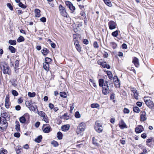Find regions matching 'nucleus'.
<instances>
[{
  "instance_id": "nucleus-1",
  "label": "nucleus",
  "mask_w": 154,
  "mask_h": 154,
  "mask_svg": "<svg viewBox=\"0 0 154 154\" xmlns=\"http://www.w3.org/2000/svg\"><path fill=\"white\" fill-rule=\"evenodd\" d=\"M0 67L2 70L4 74H7L10 75L11 74V71L8 65L6 63L2 62L0 64Z\"/></svg>"
},
{
  "instance_id": "nucleus-2",
  "label": "nucleus",
  "mask_w": 154,
  "mask_h": 154,
  "mask_svg": "<svg viewBox=\"0 0 154 154\" xmlns=\"http://www.w3.org/2000/svg\"><path fill=\"white\" fill-rule=\"evenodd\" d=\"M94 129L98 133H100L102 132L103 129L102 124H100L99 121H96L94 125Z\"/></svg>"
},
{
  "instance_id": "nucleus-3",
  "label": "nucleus",
  "mask_w": 154,
  "mask_h": 154,
  "mask_svg": "<svg viewBox=\"0 0 154 154\" xmlns=\"http://www.w3.org/2000/svg\"><path fill=\"white\" fill-rule=\"evenodd\" d=\"M85 128V124L83 122L80 123L77 127L76 132L77 134H79L84 131Z\"/></svg>"
},
{
  "instance_id": "nucleus-4",
  "label": "nucleus",
  "mask_w": 154,
  "mask_h": 154,
  "mask_svg": "<svg viewBox=\"0 0 154 154\" xmlns=\"http://www.w3.org/2000/svg\"><path fill=\"white\" fill-rule=\"evenodd\" d=\"M144 100L147 106L151 109H154V104L153 101L148 98H144Z\"/></svg>"
},
{
  "instance_id": "nucleus-5",
  "label": "nucleus",
  "mask_w": 154,
  "mask_h": 154,
  "mask_svg": "<svg viewBox=\"0 0 154 154\" xmlns=\"http://www.w3.org/2000/svg\"><path fill=\"white\" fill-rule=\"evenodd\" d=\"M59 8L60 14L64 17H67V14L66 12L65 8L61 5H60Z\"/></svg>"
},
{
  "instance_id": "nucleus-6",
  "label": "nucleus",
  "mask_w": 154,
  "mask_h": 154,
  "mask_svg": "<svg viewBox=\"0 0 154 154\" xmlns=\"http://www.w3.org/2000/svg\"><path fill=\"white\" fill-rule=\"evenodd\" d=\"M97 63L98 64L101 65L103 68H106L107 69H109L110 68L109 65L107 64L106 63L105 61H101V60H99L97 61Z\"/></svg>"
},
{
  "instance_id": "nucleus-7",
  "label": "nucleus",
  "mask_w": 154,
  "mask_h": 154,
  "mask_svg": "<svg viewBox=\"0 0 154 154\" xmlns=\"http://www.w3.org/2000/svg\"><path fill=\"white\" fill-rule=\"evenodd\" d=\"M131 90L134 94V97L135 99L136 100L138 99V92L137 90L134 88H131Z\"/></svg>"
},
{
  "instance_id": "nucleus-8",
  "label": "nucleus",
  "mask_w": 154,
  "mask_h": 154,
  "mask_svg": "<svg viewBox=\"0 0 154 154\" xmlns=\"http://www.w3.org/2000/svg\"><path fill=\"white\" fill-rule=\"evenodd\" d=\"M144 130V129L141 125H138L135 129L136 133H140Z\"/></svg>"
},
{
  "instance_id": "nucleus-9",
  "label": "nucleus",
  "mask_w": 154,
  "mask_h": 154,
  "mask_svg": "<svg viewBox=\"0 0 154 154\" xmlns=\"http://www.w3.org/2000/svg\"><path fill=\"white\" fill-rule=\"evenodd\" d=\"M119 126L121 129L127 128V125L123 120H121L119 123Z\"/></svg>"
},
{
  "instance_id": "nucleus-10",
  "label": "nucleus",
  "mask_w": 154,
  "mask_h": 154,
  "mask_svg": "<svg viewBox=\"0 0 154 154\" xmlns=\"http://www.w3.org/2000/svg\"><path fill=\"white\" fill-rule=\"evenodd\" d=\"M106 85H104V87H102V92L104 95L107 94H108V90L109 88L108 86V84L106 83Z\"/></svg>"
},
{
  "instance_id": "nucleus-11",
  "label": "nucleus",
  "mask_w": 154,
  "mask_h": 154,
  "mask_svg": "<svg viewBox=\"0 0 154 154\" xmlns=\"http://www.w3.org/2000/svg\"><path fill=\"white\" fill-rule=\"evenodd\" d=\"M108 25L110 29H113L116 28V23L113 21H110L109 22Z\"/></svg>"
},
{
  "instance_id": "nucleus-12",
  "label": "nucleus",
  "mask_w": 154,
  "mask_h": 154,
  "mask_svg": "<svg viewBox=\"0 0 154 154\" xmlns=\"http://www.w3.org/2000/svg\"><path fill=\"white\" fill-rule=\"evenodd\" d=\"M5 105L7 108H9V97L8 95H7L6 96Z\"/></svg>"
},
{
  "instance_id": "nucleus-13",
  "label": "nucleus",
  "mask_w": 154,
  "mask_h": 154,
  "mask_svg": "<svg viewBox=\"0 0 154 154\" xmlns=\"http://www.w3.org/2000/svg\"><path fill=\"white\" fill-rule=\"evenodd\" d=\"M133 63L134 64L135 66L138 67L139 65V60L138 58L136 57H134L132 61Z\"/></svg>"
},
{
  "instance_id": "nucleus-14",
  "label": "nucleus",
  "mask_w": 154,
  "mask_h": 154,
  "mask_svg": "<svg viewBox=\"0 0 154 154\" xmlns=\"http://www.w3.org/2000/svg\"><path fill=\"white\" fill-rule=\"evenodd\" d=\"M146 114L145 111H143L142 112V114L140 116V120L141 121H144L146 120Z\"/></svg>"
},
{
  "instance_id": "nucleus-15",
  "label": "nucleus",
  "mask_w": 154,
  "mask_h": 154,
  "mask_svg": "<svg viewBox=\"0 0 154 154\" xmlns=\"http://www.w3.org/2000/svg\"><path fill=\"white\" fill-rule=\"evenodd\" d=\"M40 10L38 9H35V16L36 17H39L41 16L40 13Z\"/></svg>"
},
{
  "instance_id": "nucleus-16",
  "label": "nucleus",
  "mask_w": 154,
  "mask_h": 154,
  "mask_svg": "<svg viewBox=\"0 0 154 154\" xmlns=\"http://www.w3.org/2000/svg\"><path fill=\"white\" fill-rule=\"evenodd\" d=\"M74 45L77 51L79 52H80L81 51V48L78 42L77 41H75Z\"/></svg>"
},
{
  "instance_id": "nucleus-17",
  "label": "nucleus",
  "mask_w": 154,
  "mask_h": 154,
  "mask_svg": "<svg viewBox=\"0 0 154 154\" xmlns=\"http://www.w3.org/2000/svg\"><path fill=\"white\" fill-rule=\"evenodd\" d=\"M69 128V126L68 125H65L61 127L62 130L64 131L68 130Z\"/></svg>"
},
{
  "instance_id": "nucleus-18",
  "label": "nucleus",
  "mask_w": 154,
  "mask_h": 154,
  "mask_svg": "<svg viewBox=\"0 0 154 154\" xmlns=\"http://www.w3.org/2000/svg\"><path fill=\"white\" fill-rule=\"evenodd\" d=\"M49 51L46 48H44L42 50V53L44 55H46L49 53Z\"/></svg>"
},
{
  "instance_id": "nucleus-19",
  "label": "nucleus",
  "mask_w": 154,
  "mask_h": 154,
  "mask_svg": "<svg viewBox=\"0 0 154 154\" xmlns=\"http://www.w3.org/2000/svg\"><path fill=\"white\" fill-rule=\"evenodd\" d=\"M51 127L50 126H47L43 130V131L45 133H48L51 131Z\"/></svg>"
},
{
  "instance_id": "nucleus-20",
  "label": "nucleus",
  "mask_w": 154,
  "mask_h": 154,
  "mask_svg": "<svg viewBox=\"0 0 154 154\" xmlns=\"http://www.w3.org/2000/svg\"><path fill=\"white\" fill-rule=\"evenodd\" d=\"M16 125H15V129L17 131H20V125L19 122H16Z\"/></svg>"
},
{
  "instance_id": "nucleus-21",
  "label": "nucleus",
  "mask_w": 154,
  "mask_h": 154,
  "mask_svg": "<svg viewBox=\"0 0 154 154\" xmlns=\"http://www.w3.org/2000/svg\"><path fill=\"white\" fill-rule=\"evenodd\" d=\"M43 67L45 69L48 71L49 70V64L47 63H44L43 64Z\"/></svg>"
},
{
  "instance_id": "nucleus-22",
  "label": "nucleus",
  "mask_w": 154,
  "mask_h": 154,
  "mask_svg": "<svg viewBox=\"0 0 154 154\" xmlns=\"http://www.w3.org/2000/svg\"><path fill=\"white\" fill-rule=\"evenodd\" d=\"M9 49L12 53H14L15 52L16 49L12 46H10L8 48Z\"/></svg>"
},
{
  "instance_id": "nucleus-23",
  "label": "nucleus",
  "mask_w": 154,
  "mask_h": 154,
  "mask_svg": "<svg viewBox=\"0 0 154 154\" xmlns=\"http://www.w3.org/2000/svg\"><path fill=\"white\" fill-rule=\"evenodd\" d=\"M42 139V137L41 135H40L39 136H38L37 138H36L35 140V141L38 143H40L41 141V140Z\"/></svg>"
},
{
  "instance_id": "nucleus-24",
  "label": "nucleus",
  "mask_w": 154,
  "mask_h": 154,
  "mask_svg": "<svg viewBox=\"0 0 154 154\" xmlns=\"http://www.w3.org/2000/svg\"><path fill=\"white\" fill-rule=\"evenodd\" d=\"M105 4L109 6H112V3L109 0H103Z\"/></svg>"
},
{
  "instance_id": "nucleus-25",
  "label": "nucleus",
  "mask_w": 154,
  "mask_h": 154,
  "mask_svg": "<svg viewBox=\"0 0 154 154\" xmlns=\"http://www.w3.org/2000/svg\"><path fill=\"white\" fill-rule=\"evenodd\" d=\"M20 121L22 123H25L26 121V119L24 116H23L20 118L19 119Z\"/></svg>"
},
{
  "instance_id": "nucleus-26",
  "label": "nucleus",
  "mask_w": 154,
  "mask_h": 154,
  "mask_svg": "<svg viewBox=\"0 0 154 154\" xmlns=\"http://www.w3.org/2000/svg\"><path fill=\"white\" fill-rule=\"evenodd\" d=\"M57 137L58 139H61L63 137V134L60 132H58L57 133Z\"/></svg>"
},
{
  "instance_id": "nucleus-27",
  "label": "nucleus",
  "mask_w": 154,
  "mask_h": 154,
  "mask_svg": "<svg viewBox=\"0 0 154 154\" xmlns=\"http://www.w3.org/2000/svg\"><path fill=\"white\" fill-rule=\"evenodd\" d=\"M8 43L11 45H15L16 44V41L14 40H10Z\"/></svg>"
},
{
  "instance_id": "nucleus-28",
  "label": "nucleus",
  "mask_w": 154,
  "mask_h": 154,
  "mask_svg": "<svg viewBox=\"0 0 154 154\" xmlns=\"http://www.w3.org/2000/svg\"><path fill=\"white\" fill-rule=\"evenodd\" d=\"M24 38L22 36H20L17 39V41L19 42H20L24 41Z\"/></svg>"
},
{
  "instance_id": "nucleus-29",
  "label": "nucleus",
  "mask_w": 154,
  "mask_h": 154,
  "mask_svg": "<svg viewBox=\"0 0 154 154\" xmlns=\"http://www.w3.org/2000/svg\"><path fill=\"white\" fill-rule=\"evenodd\" d=\"M51 58L47 57L45 59V63H47L49 64V63L51 62Z\"/></svg>"
},
{
  "instance_id": "nucleus-30",
  "label": "nucleus",
  "mask_w": 154,
  "mask_h": 154,
  "mask_svg": "<svg viewBox=\"0 0 154 154\" xmlns=\"http://www.w3.org/2000/svg\"><path fill=\"white\" fill-rule=\"evenodd\" d=\"M99 85L100 86H103L104 83V80L102 79H100L99 80Z\"/></svg>"
},
{
  "instance_id": "nucleus-31",
  "label": "nucleus",
  "mask_w": 154,
  "mask_h": 154,
  "mask_svg": "<svg viewBox=\"0 0 154 154\" xmlns=\"http://www.w3.org/2000/svg\"><path fill=\"white\" fill-rule=\"evenodd\" d=\"M100 106L99 104L98 103H92L91 104V108H98Z\"/></svg>"
},
{
  "instance_id": "nucleus-32",
  "label": "nucleus",
  "mask_w": 154,
  "mask_h": 154,
  "mask_svg": "<svg viewBox=\"0 0 154 154\" xmlns=\"http://www.w3.org/2000/svg\"><path fill=\"white\" fill-rule=\"evenodd\" d=\"M60 94L61 97L64 98H66L67 97L66 94L65 92H60Z\"/></svg>"
},
{
  "instance_id": "nucleus-33",
  "label": "nucleus",
  "mask_w": 154,
  "mask_h": 154,
  "mask_svg": "<svg viewBox=\"0 0 154 154\" xmlns=\"http://www.w3.org/2000/svg\"><path fill=\"white\" fill-rule=\"evenodd\" d=\"M28 95L29 97H32L35 96V92L31 93V92H29L28 94Z\"/></svg>"
},
{
  "instance_id": "nucleus-34",
  "label": "nucleus",
  "mask_w": 154,
  "mask_h": 154,
  "mask_svg": "<svg viewBox=\"0 0 154 154\" xmlns=\"http://www.w3.org/2000/svg\"><path fill=\"white\" fill-rule=\"evenodd\" d=\"M43 120L46 123H48L49 120L47 115H45L44 117H43Z\"/></svg>"
},
{
  "instance_id": "nucleus-35",
  "label": "nucleus",
  "mask_w": 154,
  "mask_h": 154,
  "mask_svg": "<svg viewBox=\"0 0 154 154\" xmlns=\"http://www.w3.org/2000/svg\"><path fill=\"white\" fill-rule=\"evenodd\" d=\"M7 153V151L3 148H2V150L0 151V154H6Z\"/></svg>"
},
{
  "instance_id": "nucleus-36",
  "label": "nucleus",
  "mask_w": 154,
  "mask_h": 154,
  "mask_svg": "<svg viewBox=\"0 0 154 154\" xmlns=\"http://www.w3.org/2000/svg\"><path fill=\"white\" fill-rule=\"evenodd\" d=\"M133 111L135 112L139 113L140 112V110L138 107L135 106L133 107Z\"/></svg>"
},
{
  "instance_id": "nucleus-37",
  "label": "nucleus",
  "mask_w": 154,
  "mask_h": 154,
  "mask_svg": "<svg viewBox=\"0 0 154 154\" xmlns=\"http://www.w3.org/2000/svg\"><path fill=\"white\" fill-rule=\"evenodd\" d=\"M38 114L39 116L43 117L46 115V114L43 111H40L38 112Z\"/></svg>"
},
{
  "instance_id": "nucleus-38",
  "label": "nucleus",
  "mask_w": 154,
  "mask_h": 154,
  "mask_svg": "<svg viewBox=\"0 0 154 154\" xmlns=\"http://www.w3.org/2000/svg\"><path fill=\"white\" fill-rule=\"evenodd\" d=\"M51 144L55 147L57 146L58 145V143L57 141L54 140L52 142Z\"/></svg>"
},
{
  "instance_id": "nucleus-39",
  "label": "nucleus",
  "mask_w": 154,
  "mask_h": 154,
  "mask_svg": "<svg viewBox=\"0 0 154 154\" xmlns=\"http://www.w3.org/2000/svg\"><path fill=\"white\" fill-rule=\"evenodd\" d=\"M75 116L76 118H80L81 116L79 112L78 111L75 112Z\"/></svg>"
},
{
  "instance_id": "nucleus-40",
  "label": "nucleus",
  "mask_w": 154,
  "mask_h": 154,
  "mask_svg": "<svg viewBox=\"0 0 154 154\" xmlns=\"http://www.w3.org/2000/svg\"><path fill=\"white\" fill-rule=\"evenodd\" d=\"M107 74L108 75L110 79H111L112 78V75L111 72L109 71H107Z\"/></svg>"
},
{
  "instance_id": "nucleus-41",
  "label": "nucleus",
  "mask_w": 154,
  "mask_h": 154,
  "mask_svg": "<svg viewBox=\"0 0 154 154\" xmlns=\"http://www.w3.org/2000/svg\"><path fill=\"white\" fill-rule=\"evenodd\" d=\"M4 124L5 125L4 127H0L2 131H4L6 129L8 125L7 122H4Z\"/></svg>"
},
{
  "instance_id": "nucleus-42",
  "label": "nucleus",
  "mask_w": 154,
  "mask_h": 154,
  "mask_svg": "<svg viewBox=\"0 0 154 154\" xmlns=\"http://www.w3.org/2000/svg\"><path fill=\"white\" fill-rule=\"evenodd\" d=\"M118 83V86H117L116 87H118L119 88H120V81L119 79L116 76V83Z\"/></svg>"
},
{
  "instance_id": "nucleus-43",
  "label": "nucleus",
  "mask_w": 154,
  "mask_h": 154,
  "mask_svg": "<svg viewBox=\"0 0 154 154\" xmlns=\"http://www.w3.org/2000/svg\"><path fill=\"white\" fill-rule=\"evenodd\" d=\"M12 93L13 95L15 96H17L18 94L17 92L15 90L12 91Z\"/></svg>"
},
{
  "instance_id": "nucleus-44",
  "label": "nucleus",
  "mask_w": 154,
  "mask_h": 154,
  "mask_svg": "<svg viewBox=\"0 0 154 154\" xmlns=\"http://www.w3.org/2000/svg\"><path fill=\"white\" fill-rule=\"evenodd\" d=\"M19 7L23 8H26V6H25L21 2H20L19 3Z\"/></svg>"
},
{
  "instance_id": "nucleus-45",
  "label": "nucleus",
  "mask_w": 154,
  "mask_h": 154,
  "mask_svg": "<svg viewBox=\"0 0 154 154\" xmlns=\"http://www.w3.org/2000/svg\"><path fill=\"white\" fill-rule=\"evenodd\" d=\"M115 94H112L110 96V98L111 99L113 100V102L115 103V100H114L115 99Z\"/></svg>"
},
{
  "instance_id": "nucleus-46",
  "label": "nucleus",
  "mask_w": 154,
  "mask_h": 154,
  "mask_svg": "<svg viewBox=\"0 0 154 154\" xmlns=\"http://www.w3.org/2000/svg\"><path fill=\"white\" fill-rule=\"evenodd\" d=\"M7 7L9 8L12 11L13 10V8L12 6L11 5V4L10 3H8L7 5Z\"/></svg>"
},
{
  "instance_id": "nucleus-47",
  "label": "nucleus",
  "mask_w": 154,
  "mask_h": 154,
  "mask_svg": "<svg viewBox=\"0 0 154 154\" xmlns=\"http://www.w3.org/2000/svg\"><path fill=\"white\" fill-rule=\"evenodd\" d=\"M65 3H66V5L67 6L68 8H69L70 7V6L72 4V3L70 2L69 1H66L65 2Z\"/></svg>"
},
{
  "instance_id": "nucleus-48",
  "label": "nucleus",
  "mask_w": 154,
  "mask_h": 154,
  "mask_svg": "<svg viewBox=\"0 0 154 154\" xmlns=\"http://www.w3.org/2000/svg\"><path fill=\"white\" fill-rule=\"evenodd\" d=\"M19 63L18 60H16L15 61V68H17L19 66Z\"/></svg>"
},
{
  "instance_id": "nucleus-49",
  "label": "nucleus",
  "mask_w": 154,
  "mask_h": 154,
  "mask_svg": "<svg viewBox=\"0 0 154 154\" xmlns=\"http://www.w3.org/2000/svg\"><path fill=\"white\" fill-rule=\"evenodd\" d=\"M69 8L71 11H74L75 9V7L72 4L70 6Z\"/></svg>"
},
{
  "instance_id": "nucleus-50",
  "label": "nucleus",
  "mask_w": 154,
  "mask_h": 154,
  "mask_svg": "<svg viewBox=\"0 0 154 154\" xmlns=\"http://www.w3.org/2000/svg\"><path fill=\"white\" fill-rule=\"evenodd\" d=\"M123 112L125 113H128L130 112L129 110L126 108H125L124 109Z\"/></svg>"
},
{
  "instance_id": "nucleus-51",
  "label": "nucleus",
  "mask_w": 154,
  "mask_h": 154,
  "mask_svg": "<svg viewBox=\"0 0 154 154\" xmlns=\"http://www.w3.org/2000/svg\"><path fill=\"white\" fill-rule=\"evenodd\" d=\"M93 45L94 48H98V45L97 42H95L94 43Z\"/></svg>"
},
{
  "instance_id": "nucleus-52",
  "label": "nucleus",
  "mask_w": 154,
  "mask_h": 154,
  "mask_svg": "<svg viewBox=\"0 0 154 154\" xmlns=\"http://www.w3.org/2000/svg\"><path fill=\"white\" fill-rule=\"evenodd\" d=\"M41 21L43 23L45 22L46 21V19L45 17H42L40 18Z\"/></svg>"
},
{
  "instance_id": "nucleus-53",
  "label": "nucleus",
  "mask_w": 154,
  "mask_h": 154,
  "mask_svg": "<svg viewBox=\"0 0 154 154\" xmlns=\"http://www.w3.org/2000/svg\"><path fill=\"white\" fill-rule=\"evenodd\" d=\"M122 48L124 49H126L127 47V45L125 44V43H123L122 45Z\"/></svg>"
},
{
  "instance_id": "nucleus-54",
  "label": "nucleus",
  "mask_w": 154,
  "mask_h": 154,
  "mask_svg": "<svg viewBox=\"0 0 154 154\" xmlns=\"http://www.w3.org/2000/svg\"><path fill=\"white\" fill-rule=\"evenodd\" d=\"M146 134V133H144L141 135V137L143 139H145L147 137Z\"/></svg>"
},
{
  "instance_id": "nucleus-55",
  "label": "nucleus",
  "mask_w": 154,
  "mask_h": 154,
  "mask_svg": "<svg viewBox=\"0 0 154 154\" xmlns=\"http://www.w3.org/2000/svg\"><path fill=\"white\" fill-rule=\"evenodd\" d=\"M14 136L15 137H20V134L19 133H16L14 134Z\"/></svg>"
},
{
  "instance_id": "nucleus-56",
  "label": "nucleus",
  "mask_w": 154,
  "mask_h": 154,
  "mask_svg": "<svg viewBox=\"0 0 154 154\" xmlns=\"http://www.w3.org/2000/svg\"><path fill=\"white\" fill-rule=\"evenodd\" d=\"M137 105L138 106L140 107L142 105V103L140 102H138L136 103Z\"/></svg>"
},
{
  "instance_id": "nucleus-57",
  "label": "nucleus",
  "mask_w": 154,
  "mask_h": 154,
  "mask_svg": "<svg viewBox=\"0 0 154 154\" xmlns=\"http://www.w3.org/2000/svg\"><path fill=\"white\" fill-rule=\"evenodd\" d=\"M15 109L17 110H19L21 109V107L20 105H17L15 107Z\"/></svg>"
},
{
  "instance_id": "nucleus-58",
  "label": "nucleus",
  "mask_w": 154,
  "mask_h": 154,
  "mask_svg": "<svg viewBox=\"0 0 154 154\" xmlns=\"http://www.w3.org/2000/svg\"><path fill=\"white\" fill-rule=\"evenodd\" d=\"M40 124V122H37L35 123V126L36 128H38Z\"/></svg>"
},
{
  "instance_id": "nucleus-59",
  "label": "nucleus",
  "mask_w": 154,
  "mask_h": 154,
  "mask_svg": "<svg viewBox=\"0 0 154 154\" xmlns=\"http://www.w3.org/2000/svg\"><path fill=\"white\" fill-rule=\"evenodd\" d=\"M49 107L51 109H52L54 107V105L53 104L50 103L49 104Z\"/></svg>"
},
{
  "instance_id": "nucleus-60",
  "label": "nucleus",
  "mask_w": 154,
  "mask_h": 154,
  "mask_svg": "<svg viewBox=\"0 0 154 154\" xmlns=\"http://www.w3.org/2000/svg\"><path fill=\"white\" fill-rule=\"evenodd\" d=\"M103 55L104 57L107 58L108 57V54L107 52H104L103 54Z\"/></svg>"
},
{
  "instance_id": "nucleus-61",
  "label": "nucleus",
  "mask_w": 154,
  "mask_h": 154,
  "mask_svg": "<svg viewBox=\"0 0 154 154\" xmlns=\"http://www.w3.org/2000/svg\"><path fill=\"white\" fill-rule=\"evenodd\" d=\"M83 43L84 44H85L86 45L88 44V40L85 39L83 41Z\"/></svg>"
},
{
  "instance_id": "nucleus-62",
  "label": "nucleus",
  "mask_w": 154,
  "mask_h": 154,
  "mask_svg": "<svg viewBox=\"0 0 154 154\" xmlns=\"http://www.w3.org/2000/svg\"><path fill=\"white\" fill-rule=\"evenodd\" d=\"M50 44H51V46L52 48H54L55 47L56 45L53 42Z\"/></svg>"
},
{
  "instance_id": "nucleus-63",
  "label": "nucleus",
  "mask_w": 154,
  "mask_h": 154,
  "mask_svg": "<svg viewBox=\"0 0 154 154\" xmlns=\"http://www.w3.org/2000/svg\"><path fill=\"white\" fill-rule=\"evenodd\" d=\"M23 101V100L20 97L18 99V103H22Z\"/></svg>"
},
{
  "instance_id": "nucleus-64",
  "label": "nucleus",
  "mask_w": 154,
  "mask_h": 154,
  "mask_svg": "<svg viewBox=\"0 0 154 154\" xmlns=\"http://www.w3.org/2000/svg\"><path fill=\"white\" fill-rule=\"evenodd\" d=\"M115 119L114 118H111L110 120V122L112 123H113V124L115 123Z\"/></svg>"
}]
</instances>
